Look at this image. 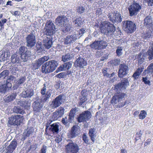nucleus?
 Segmentation results:
<instances>
[{
  "instance_id": "3",
  "label": "nucleus",
  "mask_w": 153,
  "mask_h": 153,
  "mask_svg": "<svg viewBox=\"0 0 153 153\" xmlns=\"http://www.w3.org/2000/svg\"><path fill=\"white\" fill-rule=\"evenodd\" d=\"M57 65V63L54 60L47 62L42 67V72L44 74L52 72L55 70Z\"/></svg>"
},
{
  "instance_id": "42",
  "label": "nucleus",
  "mask_w": 153,
  "mask_h": 153,
  "mask_svg": "<svg viewBox=\"0 0 153 153\" xmlns=\"http://www.w3.org/2000/svg\"><path fill=\"white\" fill-rule=\"evenodd\" d=\"M82 114L85 115L84 117H85V120L89 119H90L91 117V113L89 111H85Z\"/></svg>"
},
{
  "instance_id": "13",
  "label": "nucleus",
  "mask_w": 153,
  "mask_h": 153,
  "mask_svg": "<svg viewBox=\"0 0 153 153\" xmlns=\"http://www.w3.org/2000/svg\"><path fill=\"white\" fill-rule=\"evenodd\" d=\"M128 66L124 63L121 64L119 66L118 71V76L120 78H122L126 75L128 73Z\"/></svg>"
},
{
  "instance_id": "2",
  "label": "nucleus",
  "mask_w": 153,
  "mask_h": 153,
  "mask_svg": "<svg viewBox=\"0 0 153 153\" xmlns=\"http://www.w3.org/2000/svg\"><path fill=\"white\" fill-rule=\"evenodd\" d=\"M101 30L102 33L107 36H110L114 34L116 29L113 24L105 21L102 23Z\"/></svg>"
},
{
  "instance_id": "20",
  "label": "nucleus",
  "mask_w": 153,
  "mask_h": 153,
  "mask_svg": "<svg viewBox=\"0 0 153 153\" xmlns=\"http://www.w3.org/2000/svg\"><path fill=\"white\" fill-rule=\"evenodd\" d=\"M43 45L45 47L48 49H49L51 47L52 44V41L50 37H47L43 40Z\"/></svg>"
},
{
  "instance_id": "62",
  "label": "nucleus",
  "mask_w": 153,
  "mask_h": 153,
  "mask_svg": "<svg viewBox=\"0 0 153 153\" xmlns=\"http://www.w3.org/2000/svg\"><path fill=\"white\" fill-rule=\"evenodd\" d=\"M64 75V74L63 73H61L58 74L56 75V77L57 78H62Z\"/></svg>"
},
{
  "instance_id": "21",
  "label": "nucleus",
  "mask_w": 153,
  "mask_h": 153,
  "mask_svg": "<svg viewBox=\"0 0 153 153\" xmlns=\"http://www.w3.org/2000/svg\"><path fill=\"white\" fill-rule=\"evenodd\" d=\"M33 94L34 91L33 89H27L22 92V96L25 98H30Z\"/></svg>"
},
{
  "instance_id": "59",
  "label": "nucleus",
  "mask_w": 153,
  "mask_h": 153,
  "mask_svg": "<svg viewBox=\"0 0 153 153\" xmlns=\"http://www.w3.org/2000/svg\"><path fill=\"white\" fill-rule=\"evenodd\" d=\"M82 138L84 142L86 143H88V139L87 137L86 134H83Z\"/></svg>"
},
{
  "instance_id": "57",
  "label": "nucleus",
  "mask_w": 153,
  "mask_h": 153,
  "mask_svg": "<svg viewBox=\"0 0 153 153\" xmlns=\"http://www.w3.org/2000/svg\"><path fill=\"white\" fill-rule=\"evenodd\" d=\"M68 14H69V13H71V15H69V16H71V18H75L76 17V15L75 13L72 10L71 11H68Z\"/></svg>"
},
{
  "instance_id": "35",
  "label": "nucleus",
  "mask_w": 153,
  "mask_h": 153,
  "mask_svg": "<svg viewBox=\"0 0 153 153\" xmlns=\"http://www.w3.org/2000/svg\"><path fill=\"white\" fill-rule=\"evenodd\" d=\"M153 36V34L151 31L145 32L142 36L143 38L145 39L150 38Z\"/></svg>"
},
{
  "instance_id": "29",
  "label": "nucleus",
  "mask_w": 153,
  "mask_h": 153,
  "mask_svg": "<svg viewBox=\"0 0 153 153\" xmlns=\"http://www.w3.org/2000/svg\"><path fill=\"white\" fill-rule=\"evenodd\" d=\"M31 56V52H28L27 53L21 55V60L24 62H26L27 61L28 58Z\"/></svg>"
},
{
  "instance_id": "36",
  "label": "nucleus",
  "mask_w": 153,
  "mask_h": 153,
  "mask_svg": "<svg viewBox=\"0 0 153 153\" xmlns=\"http://www.w3.org/2000/svg\"><path fill=\"white\" fill-rule=\"evenodd\" d=\"M13 111L16 113L23 114L24 113V111L19 107L15 106L13 108Z\"/></svg>"
},
{
  "instance_id": "64",
  "label": "nucleus",
  "mask_w": 153,
  "mask_h": 153,
  "mask_svg": "<svg viewBox=\"0 0 153 153\" xmlns=\"http://www.w3.org/2000/svg\"><path fill=\"white\" fill-rule=\"evenodd\" d=\"M63 65H61L60 67H59V68L56 70V71L57 72H59L61 71H64L63 69Z\"/></svg>"
},
{
  "instance_id": "22",
  "label": "nucleus",
  "mask_w": 153,
  "mask_h": 153,
  "mask_svg": "<svg viewBox=\"0 0 153 153\" xmlns=\"http://www.w3.org/2000/svg\"><path fill=\"white\" fill-rule=\"evenodd\" d=\"M64 109L62 107H60L53 114V116L55 117L58 118L61 117L64 114Z\"/></svg>"
},
{
  "instance_id": "9",
  "label": "nucleus",
  "mask_w": 153,
  "mask_h": 153,
  "mask_svg": "<svg viewBox=\"0 0 153 153\" xmlns=\"http://www.w3.org/2000/svg\"><path fill=\"white\" fill-rule=\"evenodd\" d=\"M66 153H77L79 152V148L78 145L74 143H69L65 146Z\"/></svg>"
},
{
  "instance_id": "53",
  "label": "nucleus",
  "mask_w": 153,
  "mask_h": 153,
  "mask_svg": "<svg viewBox=\"0 0 153 153\" xmlns=\"http://www.w3.org/2000/svg\"><path fill=\"white\" fill-rule=\"evenodd\" d=\"M87 100V99L85 96H83L82 97H81L80 99L79 105H82V103L86 101Z\"/></svg>"
},
{
  "instance_id": "41",
  "label": "nucleus",
  "mask_w": 153,
  "mask_h": 153,
  "mask_svg": "<svg viewBox=\"0 0 153 153\" xmlns=\"http://www.w3.org/2000/svg\"><path fill=\"white\" fill-rule=\"evenodd\" d=\"M72 64L70 62H68L63 65V67L64 70L66 71L71 68L72 66Z\"/></svg>"
},
{
  "instance_id": "16",
  "label": "nucleus",
  "mask_w": 153,
  "mask_h": 153,
  "mask_svg": "<svg viewBox=\"0 0 153 153\" xmlns=\"http://www.w3.org/2000/svg\"><path fill=\"white\" fill-rule=\"evenodd\" d=\"M108 18L109 20L113 23L117 22H120L122 21L121 15L118 13H114L113 14V17L110 16Z\"/></svg>"
},
{
  "instance_id": "27",
  "label": "nucleus",
  "mask_w": 153,
  "mask_h": 153,
  "mask_svg": "<svg viewBox=\"0 0 153 153\" xmlns=\"http://www.w3.org/2000/svg\"><path fill=\"white\" fill-rule=\"evenodd\" d=\"M15 78L13 76L10 75L8 76L6 80V85L7 87H10L12 86L11 83L15 79Z\"/></svg>"
},
{
  "instance_id": "7",
  "label": "nucleus",
  "mask_w": 153,
  "mask_h": 153,
  "mask_svg": "<svg viewBox=\"0 0 153 153\" xmlns=\"http://www.w3.org/2000/svg\"><path fill=\"white\" fill-rule=\"evenodd\" d=\"M45 33L47 36H51L55 32L56 28L53 23L51 21H48L46 24L45 27Z\"/></svg>"
},
{
  "instance_id": "14",
  "label": "nucleus",
  "mask_w": 153,
  "mask_h": 153,
  "mask_svg": "<svg viewBox=\"0 0 153 153\" xmlns=\"http://www.w3.org/2000/svg\"><path fill=\"white\" fill-rule=\"evenodd\" d=\"M52 122V121L51 120H48L47 122L46 125V130L49 129L53 133H58L59 130V125L56 123H54L51 125L50 126L49 125Z\"/></svg>"
},
{
  "instance_id": "18",
  "label": "nucleus",
  "mask_w": 153,
  "mask_h": 153,
  "mask_svg": "<svg viewBox=\"0 0 153 153\" xmlns=\"http://www.w3.org/2000/svg\"><path fill=\"white\" fill-rule=\"evenodd\" d=\"M17 142L13 140L11 142L7 147L6 149V153H12L17 146Z\"/></svg>"
},
{
  "instance_id": "15",
  "label": "nucleus",
  "mask_w": 153,
  "mask_h": 153,
  "mask_svg": "<svg viewBox=\"0 0 153 153\" xmlns=\"http://www.w3.org/2000/svg\"><path fill=\"white\" fill-rule=\"evenodd\" d=\"M77 39V36L76 34H74L68 36L64 39V44L71 45V44L74 42Z\"/></svg>"
},
{
  "instance_id": "56",
  "label": "nucleus",
  "mask_w": 153,
  "mask_h": 153,
  "mask_svg": "<svg viewBox=\"0 0 153 153\" xmlns=\"http://www.w3.org/2000/svg\"><path fill=\"white\" fill-rule=\"evenodd\" d=\"M144 1L147 2L148 5L152 6L153 5V0H143Z\"/></svg>"
},
{
  "instance_id": "17",
  "label": "nucleus",
  "mask_w": 153,
  "mask_h": 153,
  "mask_svg": "<svg viewBox=\"0 0 153 153\" xmlns=\"http://www.w3.org/2000/svg\"><path fill=\"white\" fill-rule=\"evenodd\" d=\"M86 65L87 63L85 61L81 58H79L77 59L74 63V65L75 67H79L81 68L86 66Z\"/></svg>"
},
{
  "instance_id": "6",
  "label": "nucleus",
  "mask_w": 153,
  "mask_h": 153,
  "mask_svg": "<svg viewBox=\"0 0 153 153\" xmlns=\"http://www.w3.org/2000/svg\"><path fill=\"white\" fill-rule=\"evenodd\" d=\"M23 119V117L21 115L18 114L14 115L9 118L8 122V126H9L13 125H19Z\"/></svg>"
},
{
  "instance_id": "61",
  "label": "nucleus",
  "mask_w": 153,
  "mask_h": 153,
  "mask_svg": "<svg viewBox=\"0 0 153 153\" xmlns=\"http://www.w3.org/2000/svg\"><path fill=\"white\" fill-rule=\"evenodd\" d=\"M76 109L74 108L72 109L70 111L69 115L74 116V114L76 113Z\"/></svg>"
},
{
  "instance_id": "1",
  "label": "nucleus",
  "mask_w": 153,
  "mask_h": 153,
  "mask_svg": "<svg viewBox=\"0 0 153 153\" xmlns=\"http://www.w3.org/2000/svg\"><path fill=\"white\" fill-rule=\"evenodd\" d=\"M55 23L58 26H61V30L65 33L70 30L71 27L68 23V19L64 16H58L56 19Z\"/></svg>"
},
{
  "instance_id": "45",
  "label": "nucleus",
  "mask_w": 153,
  "mask_h": 153,
  "mask_svg": "<svg viewBox=\"0 0 153 153\" xmlns=\"http://www.w3.org/2000/svg\"><path fill=\"white\" fill-rule=\"evenodd\" d=\"M51 94L50 93L47 92L46 95L42 98V101L43 102H46L51 97Z\"/></svg>"
},
{
  "instance_id": "30",
  "label": "nucleus",
  "mask_w": 153,
  "mask_h": 153,
  "mask_svg": "<svg viewBox=\"0 0 153 153\" xmlns=\"http://www.w3.org/2000/svg\"><path fill=\"white\" fill-rule=\"evenodd\" d=\"M16 96V93H12L10 95L7 97L5 98L6 101L7 102H9L15 99Z\"/></svg>"
},
{
  "instance_id": "48",
  "label": "nucleus",
  "mask_w": 153,
  "mask_h": 153,
  "mask_svg": "<svg viewBox=\"0 0 153 153\" xmlns=\"http://www.w3.org/2000/svg\"><path fill=\"white\" fill-rule=\"evenodd\" d=\"M147 113L144 111H141L140 114L139 115V118L141 119H144L146 116Z\"/></svg>"
},
{
  "instance_id": "47",
  "label": "nucleus",
  "mask_w": 153,
  "mask_h": 153,
  "mask_svg": "<svg viewBox=\"0 0 153 153\" xmlns=\"http://www.w3.org/2000/svg\"><path fill=\"white\" fill-rule=\"evenodd\" d=\"M107 69L106 68L103 69L102 70L104 76L111 77L113 75H114V73H112L111 74H108V73H107Z\"/></svg>"
},
{
  "instance_id": "28",
  "label": "nucleus",
  "mask_w": 153,
  "mask_h": 153,
  "mask_svg": "<svg viewBox=\"0 0 153 153\" xmlns=\"http://www.w3.org/2000/svg\"><path fill=\"white\" fill-rule=\"evenodd\" d=\"M73 57V55L72 54L68 53L62 56V60L64 62H66L72 59Z\"/></svg>"
},
{
  "instance_id": "38",
  "label": "nucleus",
  "mask_w": 153,
  "mask_h": 153,
  "mask_svg": "<svg viewBox=\"0 0 153 153\" xmlns=\"http://www.w3.org/2000/svg\"><path fill=\"white\" fill-rule=\"evenodd\" d=\"M100 47L101 50L105 48L108 45V43L103 40L99 41Z\"/></svg>"
},
{
  "instance_id": "54",
  "label": "nucleus",
  "mask_w": 153,
  "mask_h": 153,
  "mask_svg": "<svg viewBox=\"0 0 153 153\" xmlns=\"http://www.w3.org/2000/svg\"><path fill=\"white\" fill-rule=\"evenodd\" d=\"M147 69L149 73H153V63L150 64Z\"/></svg>"
},
{
  "instance_id": "33",
  "label": "nucleus",
  "mask_w": 153,
  "mask_h": 153,
  "mask_svg": "<svg viewBox=\"0 0 153 153\" xmlns=\"http://www.w3.org/2000/svg\"><path fill=\"white\" fill-rule=\"evenodd\" d=\"M142 69L140 68H138L137 71L133 74L132 76L134 79H137L138 78L142 71Z\"/></svg>"
},
{
  "instance_id": "39",
  "label": "nucleus",
  "mask_w": 153,
  "mask_h": 153,
  "mask_svg": "<svg viewBox=\"0 0 153 153\" xmlns=\"http://www.w3.org/2000/svg\"><path fill=\"white\" fill-rule=\"evenodd\" d=\"M147 55L149 60H150L153 59V49H150L147 51Z\"/></svg>"
},
{
  "instance_id": "26",
  "label": "nucleus",
  "mask_w": 153,
  "mask_h": 153,
  "mask_svg": "<svg viewBox=\"0 0 153 153\" xmlns=\"http://www.w3.org/2000/svg\"><path fill=\"white\" fill-rule=\"evenodd\" d=\"M44 62L42 58L39 59L38 60H36L35 62L33 63V66L35 69H37Z\"/></svg>"
},
{
  "instance_id": "40",
  "label": "nucleus",
  "mask_w": 153,
  "mask_h": 153,
  "mask_svg": "<svg viewBox=\"0 0 153 153\" xmlns=\"http://www.w3.org/2000/svg\"><path fill=\"white\" fill-rule=\"evenodd\" d=\"M145 56L143 54H140L138 55L137 57L138 62L140 64H141L143 62L145 59Z\"/></svg>"
},
{
  "instance_id": "43",
  "label": "nucleus",
  "mask_w": 153,
  "mask_h": 153,
  "mask_svg": "<svg viewBox=\"0 0 153 153\" xmlns=\"http://www.w3.org/2000/svg\"><path fill=\"white\" fill-rule=\"evenodd\" d=\"M123 48L121 47H118L116 50V53L117 55L119 56H121L123 54Z\"/></svg>"
},
{
  "instance_id": "19",
  "label": "nucleus",
  "mask_w": 153,
  "mask_h": 153,
  "mask_svg": "<svg viewBox=\"0 0 153 153\" xmlns=\"http://www.w3.org/2000/svg\"><path fill=\"white\" fill-rule=\"evenodd\" d=\"M144 25L146 27L150 28L153 26V22L150 16H147L144 19Z\"/></svg>"
},
{
  "instance_id": "50",
  "label": "nucleus",
  "mask_w": 153,
  "mask_h": 153,
  "mask_svg": "<svg viewBox=\"0 0 153 153\" xmlns=\"http://www.w3.org/2000/svg\"><path fill=\"white\" fill-rule=\"evenodd\" d=\"M74 22L75 27H80L81 25L82 22L79 19H76Z\"/></svg>"
},
{
  "instance_id": "55",
  "label": "nucleus",
  "mask_w": 153,
  "mask_h": 153,
  "mask_svg": "<svg viewBox=\"0 0 153 153\" xmlns=\"http://www.w3.org/2000/svg\"><path fill=\"white\" fill-rule=\"evenodd\" d=\"M143 82H144L145 84L150 85V82L148 79L147 77H143Z\"/></svg>"
},
{
  "instance_id": "37",
  "label": "nucleus",
  "mask_w": 153,
  "mask_h": 153,
  "mask_svg": "<svg viewBox=\"0 0 153 153\" xmlns=\"http://www.w3.org/2000/svg\"><path fill=\"white\" fill-rule=\"evenodd\" d=\"M19 55H21L27 53L28 52H30L27 51V48L25 46H22L20 47L19 48Z\"/></svg>"
},
{
  "instance_id": "5",
  "label": "nucleus",
  "mask_w": 153,
  "mask_h": 153,
  "mask_svg": "<svg viewBox=\"0 0 153 153\" xmlns=\"http://www.w3.org/2000/svg\"><path fill=\"white\" fill-rule=\"evenodd\" d=\"M65 96L63 95H60L56 97L52 101L50 105V106L52 109H55L60 105L65 100Z\"/></svg>"
},
{
  "instance_id": "52",
  "label": "nucleus",
  "mask_w": 153,
  "mask_h": 153,
  "mask_svg": "<svg viewBox=\"0 0 153 153\" xmlns=\"http://www.w3.org/2000/svg\"><path fill=\"white\" fill-rule=\"evenodd\" d=\"M85 8L83 7H79L77 9V12L79 14H81L85 11Z\"/></svg>"
},
{
  "instance_id": "10",
  "label": "nucleus",
  "mask_w": 153,
  "mask_h": 153,
  "mask_svg": "<svg viewBox=\"0 0 153 153\" xmlns=\"http://www.w3.org/2000/svg\"><path fill=\"white\" fill-rule=\"evenodd\" d=\"M129 85L128 79L126 78H123L121 83H119L115 86V88L117 91H122L125 90Z\"/></svg>"
},
{
  "instance_id": "60",
  "label": "nucleus",
  "mask_w": 153,
  "mask_h": 153,
  "mask_svg": "<svg viewBox=\"0 0 153 153\" xmlns=\"http://www.w3.org/2000/svg\"><path fill=\"white\" fill-rule=\"evenodd\" d=\"M44 87L41 90V94L43 95H45L46 93V88L45 84H44Z\"/></svg>"
},
{
  "instance_id": "24",
  "label": "nucleus",
  "mask_w": 153,
  "mask_h": 153,
  "mask_svg": "<svg viewBox=\"0 0 153 153\" xmlns=\"http://www.w3.org/2000/svg\"><path fill=\"white\" fill-rule=\"evenodd\" d=\"M33 106L34 111H38L42 109L43 105L41 103L38 102H35L33 104Z\"/></svg>"
},
{
  "instance_id": "8",
  "label": "nucleus",
  "mask_w": 153,
  "mask_h": 153,
  "mask_svg": "<svg viewBox=\"0 0 153 153\" xmlns=\"http://www.w3.org/2000/svg\"><path fill=\"white\" fill-rule=\"evenodd\" d=\"M141 8V6L137 3H134L131 4L128 8L130 16H132L137 15Z\"/></svg>"
},
{
  "instance_id": "46",
  "label": "nucleus",
  "mask_w": 153,
  "mask_h": 153,
  "mask_svg": "<svg viewBox=\"0 0 153 153\" xmlns=\"http://www.w3.org/2000/svg\"><path fill=\"white\" fill-rule=\"evenodd\" d=\"M8 88L6 85H0V92L4 93Z\"/></svg>"
},
{
  "instance_id": "25",
  "label": "nucleus",
  "mask_w": 153,
  "mask_h": 153,
  "mask_svg": "<svg viewBox=\"0 0 153 153\" xmlns=\"http://www.w3.org/2000/svg\"><path fill=\"white\" fill-rule=\"evenodd\" d=\"M90 47L93 50H101L99 42L98 41H95L92 44L90 45Z\"/></svg>"
},
{
  "instance_id": "11",
  "label": "nucleus",
  "mask_w": 153,
  "mask_h": 153,
  "mask_svg": "<svg viewBox=\"0 0 153 153\" xmlns=\"http://www.w3.org/2000/svg\"><path fill=\"white\" fill-rule=\"evenodd\" d=\"M126 94L123 93H117L112 98L111 103L114 105L120 101L123 100L125 98Z\"/></svg>"
},
{
  "instance_id": "32",
  "label": "nucleus",
  "mask_w": 153,
  "mask_h": 153,
  "mask_svg": "<svg viewBox=\"0 0 153 153\" xmlns=\"http://www.w3.org/2000/svg\"><path fill=\"white\" fill-rule=\"evenodd\" d=\"M9 71L7 70L3 71L0 74V80L4 79L9 75Z\"/></svg>"
},
{
  "instance_id": "23",
  "label": "nucleus",
  "mask_w": 153,
  "mask_h": 153,
  "mask_svg": "<svg viewBox=\"0 0 153 153\" xmlns=\"http://www.w3.org/2000/svg\"><path fill=\"white\" fill-rule=\"evenodd\" d=\"M20 55L14 54L11 56V62L13 63H20L21 62V59H20Z\"/></svg>"
},
{
  "instance_id": "63",
  "label": "nucleus",
  "mask_w": 153,
  "mask_h": 153,
  "mask_svg": "<svg viewBox=\"0 0 153 153\" xmlns=\"http://www.w3.org/2000/svg\"><path fill=\"white\" fill-rule=\"evenodd\" d=\"M120 59H116L114 60V63L115 65H118L120 64Z\"/></svg>"
},
{
  "instance_id": "12",
  "label": "nucleus",
  "mask_w": 153,
  "mask_h": 153,
  "mask_svg": "<svg viewBox=\"0 0 153 153\" xmlns=\"http://www.w3.org/2000/svg\"><path fill=\"white\" fill-rule=\"evenodd\" d=\"M26 45L30 48L34 46L36 42L35 36L33 33L28 35L26 38Z\"/></svg>"
},
{
  "instance_id": "44",
  "label": "nucleus",
  "mask_w": 153,
  "mask_h": 153,
  "mask_svg": "<svg viewBox=\"0 0 153 153\" xmlns=\"http://www.w3.org/2000/svg\"><path fill=\"white\" fill-rule=\"evenodd\" d=\"M62 123L64 125H65L66 126H68L70 122H69L67 117H66L64 118H63L62 120Z\"/></svg>"
},
{
  "instance_id": "58",
  "label": "nucleus",
  "mask_w": 153,
  "mask_h": 153,
  "mask_svg": "<svg viewBox=\"0 0 153 153\" xmlns=\"http://www.w3.org/2000/svg\"><path fill=\"white\" fill-rule=\"evenodd\" d=\"M69 122L71 123L72 122V121L74 120V116L69 115L67 117Z\"/></svg>"
},
{
  "instance_id": "31",
  "label": "nucleus",
  "mask_w": 153,
  "mask_h": 153,
  "mask_svg": "<svg viewBox=\"0 0 153 153\" xmlns=\"http://www.w3.org/2000/svg\"><path fill=\"white\" fill-rule=\"evenodd\" d=\"M30 102L27 100L22 101L21 102V105L24 109H27L30 106Z\"/></svg>"
},
{
  "instance_id": "51",
  "label": "nucleus",
  "mask_w": 153,
  "mask_h": 153,
  "mask_svg": "<svg viewBox=\"0 0 153 153\" xmlns=\"http://www.w3.org/2000/svg\"><path fill=\"white\" fill-rule=\"evenodd\" d=\"M25 77H21L17 81V84L18 85L23 83L25 80Z\"/></svg>"
},
{
  "instance_id": "4",
  "label": "nucleus",
  "mask_w": 153,
  "mask_h": 153,
  "mask_svg": "<svg viewBox=\"0 0 153 153\" xmlns=\"http://www.w3.org/2000/svg\"><path fill=\"white\" fill-rule=\"evenodd\" d=\"M122 23H123V28L127 33H131L136 29L135 23L131 21H125Z\"/></svg>"
},
{
  "instance_id": "34",
  "label": "nucleus",
  "mask_w": 153,
  "mask_h": 153,
  "mask_svg": "<svg viewBox=\"0 0 153 153\" xmlns=\"http://www.w3.org/2000/svg\"><path fill=\"white\" fill-rule=\"evenodd\" d=\"M80 131L79 127L77 126H74L71 128V134H76L79 133Z\"/></svg>"
},
{
  "instance_id": "49",
  "label": "nucleus",
  "mask_w": 153,
  "mask_h": 153,
  "mask_svg": "<svg viewBox=\"0 0 153 153\" xmlns=\"http://www.w3.org/2000/svg\"><path fill=\"white\" fill-rule=\"evenodd\" d=\"M85 115L82 114H81L79 115V116L78 117L77 119V120L80 123L84 122L85 120Z\"/></svg>"
}]
</instances>
